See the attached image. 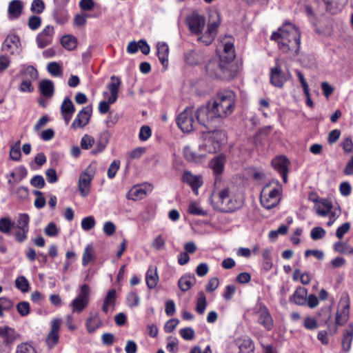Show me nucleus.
Masks as SVG:
<instances>
[{
  "mask_svg": "<svg viewBox=\"0 0 353 353\" xmlns=\"http://www.w3.org/2000/svg\"><path fill=\"white\" fill-rule=\"evenodd\" d=\"M218 26L219 23L216 22L208 23L207 30L203 35L199 37L198 41L203 43L205 46L211 44L216 35Z\"/></svg>",
  "mask_w": 353,
  "mask_h": 353,
  "instance_id": "21",
  "label": "nucleus"
},
{
  "mask_svg": "<svg viewBox=\"0 0 353 353\" xmlns=\"http://www.w3.org/2000/svg\"><path fill=\"white\" fill-rule=\"evenodd\" d=\"M314 202H319V204L316 208V213L321 216H325L330 214L333 206L330 201L327 199H321L319 201L317 199H311Z\"/></svg>",
  "mask_w": 353,
  "mask_h": 353,
  "instance_id": "23",
  "label": "nucleus"
},
{
  "mask_svg": "<svg viewBox=\"0 0 353 353\" xmlns=\"http://www.w3.org/2000/svg\"><path fill=\"white\" fill-rule=\"evenodd\" d=\"M20 141H18L13 145L10 150V157L14 161H19L21 159Z\"/></svg>",
  "mask_w": 353,
  "mask_h": 353,
  "instance_id": "49",
  "label": "nucleus"
},
{
  "mask_svg": "<svg viewBox=\"0 0 353 353\" xmlns=\"http://www.w3.org/2000/svg\"><path fill=\"white\" fill-rule=\"evenodd\" d=\"M210 199L215 210L223 212H234L243 205V199L231 194L228 188H223L216 193L214 192Z\"/></svg>",
  "mask_w": 353,
  "mask_h": 353,
  "instance_id": "4",
  "label": "nucleus"
},
{
  "mask_svg": "<svg viewBox=\"0 0 353 353\" xmlns=\"http://www.w3.org/2000/svg\"><path fill=\"white\" fill-rule=\"evenodd\" d=\"M39 90L41 93L47 98L52 97L54 91V83L48 79L41 80L39 83Z\"/></svg>",
  "mask_w": 353,
  "mask_h": 353,
  "instance_id": "32",
  "label": "nucleus"
},
{
  "mask_svg": "<svg viewBox=\"0 0 353 353\" xmlns=\"http://www.w3.org/2000/svg\"><path fill=\"white\" fill-rule=\"evenodd\" d=\"M353 339V325H349L345 329L342 339V347L343 349L347 352L350 350L351 343Z\"/></svg>",
  "mask_w": 353,
  "mask_h": 353,
  "instance_id": "35",
  "label": "nucleus"
},
{
  "mask_svg": "<svg viewBox=\"0 0 353 353\" xmlns=\"http://www.w3.org/2000/svg\"><path fill=\"white\" fill-rule=\"evenodd\" d=\"M262 256L263 259V268L265 271H269L272 267V261L271 258V250L265 248L262 251Z\"/></svg>",
  "mask_w": 353,
  "mask_h": 353,
  "instance_id": "43",
  "label": "nucleus"
},
{
  "mask_svg": "<svg viewBox=\"0 0 353 353\" xmlns=\"http://www.w3.org/2000/svg\"><path fill=\"white\" fill-rule=\"evenodd\" d=\"M81 228L85 231H88L92 229L95 225V220L93 216H89L85 217L81 221Z\"/></svg>",
  "mask_w": 353,
  "mask_h": 353,
  "instance_id": "55",
  "label": "nucleus"
},
{
  "mask_svg": "<svg viewBox=\"0 0 353 353\" xmlns=\"http://www.w3.org/2000/svg\"><path fill=\"white\" fill-rule=\"evenodd\" d=\"M48 71L52 76L58 77L61 74V69L57 62H51L48 65Z\"/></svg>",
  "mask_w": 353,
  "mask_h": 353,
  "instance_id": "59",
  "label": "nucleus"
},
{
  "mask_svg": "<svg viewBox=\"0 0 353 353\" xmlns=\"http://www.w3.org/2000/svg\"><path fill=\"white\" fill-rule=\"evenodd\" d=\"M205 69L207 75L212 79L229 81L236 75L233 63L223 59V55H220L219 59L210 60Z\"/></svg>",
  "mask_w": 353,
  "mask_h": 353,
  "instance_id": "3",
  "label": "nucleus"
},
{
  "mask_svg": "<svg viewBox=\"0 0 353 353\" xmlns=\"http://www.w3.org/2000/svg\"><path fill=\"white\" fill-rule=\"evenodd\" d=\"M181 337L187 341L192 340L195 336V332L192 327H185L180 330Z\"/></svg>",
  "mask_w": 353,
  "mask_h": 353,
  "instance_id": "60",
  "label": "nucleus"
},
{
  "mask_svg": "<svg viewBox=\"0 0 353 353\" xmlns=\"http://www.w3.org/2000/svg\"><path fill=\"white\" fill-rule=\"evenodd\" d=\"M183 152V156H184L185 159L186 160H188V161L196 162L201 158H203V157H201L200 155V152L199 153H195L192 150V148L190 146H188V145L184 147Z\"/></svg>",
  "mask_w": 353,
  "mask_h": 353,
  "instance_id": "40",
  "label": "nucleus"
},
{
  "mask_svg": "<svg viewBox=\"0 0 353 353\" xmlns=\"http://www.w3.org/2000/svg\"><path fill=\"white\" fill-rule=\"evenodd\" d=\"M157 56L159 61L165 69L168 65L169 48L166 43L159 42L157 43Z\"/></svg>",
  "mask_w": 353,
  "mask_h": 353,
  "instance_id": "25",
  "label": "nucleus"
},
{
  "mask_svg": "<svg viewBox=\"0 0 353 353\" xmlns=\"http://www.w3.org/2000/svg\"><path fill=\"white\" fill-rule=\"evenodd\" d=\"M225 163V157L223 155L216 156L209 163L210 168L214 174L218 175L222 173Z\"/></svg>",
  "mask_w": 353,
  "mask_h": 353,
  "instance_id": "28",
  "label": "nucleus"
},
{
  "mask_svg": "<svg viewBox=\"0 0 353 353\" xmlns=\"http://www.w3.org/2000/svg\"><path fill=\"white\" fill-rule=\"evenodd\" d=\"M17 310L21 316H26L30 313V304L27 301H21L17 305Z\"/></svg>",
  "mask_w": 353,
  "mask_h": 353,
  "instance_id": "56",
  "label": "nucleus"
},
{
  "mask_svg": "<svg viewBox=\"0 0 353 353\" xmlns=\"http://www.w3.org/2000/svg\"><path fill=\"white\" fill-rule=\"evenodd\" d=\"M182 181L188 184L196 194H198V189L203 184L202 176L201 175H194L190 171L184 172Z\"/></svg>",
  "mask_w": 353,
  "mask_h": 353,
  "instance_id": "17",
  "label": "nucleus"
},
{
  "mask_svg": "<svg viewBox=\"0 0 353 353\" xmlns=\"http://www.w3.org/2000/svg\"><path fill=\"white\" fill-rule=\"evenodd\" d=\"M15 285L17 288L22 292H27L29 291V283L24 276H18L15 281Z\"/></svg>",
  "mask_w": 353,
  "mask_h": 353,
  "instance_id": "47",
  "label": "nucleus"
},
{
  "mask_svg": "<svg viewBox=\"0 0 353 353\" xmlns=\"http://www.w3.org/2000/svg\"><path fill=\"white\" fill-rule=\"evenodd\" d=\"M14 225V222L9 217L0 219V232L4 234H9Z\"/></svg>",
  "mask_w": 353,
  "mask_h": 353,
  "instance_id": "45",
  "label": "nucleus"
},
{
  "mask_svg": "<svg viewBox=\"0 0 353 353\" xmlns=\"http://www.w3.org/2000/svg\"><path fill=\"white\" fill-rule=\"evenodd\" d=\"M186 24L188 26L190 31L192 34H200L205 25V17L197 12H192L186 19Z\"/></svg>",
  "mask_w": 353,
  "mask_h": 353,
  "instance_id": "10",
  "label": "nucleus"
},
{
  "mask_svg": "<svg viewBox=\"0 0 353 353\" xmlns=\"http://www.w3.org/2000/svg\"><path fill=\"white\" fill-rule=\"evenodd\" d=\"M207 306L206 298L203 292H200L198 294L196 301V311L199 314H203Z\"/></svg>",
  "mask_w": 353,
  "mask_h": 353,
  "instance_id": "46",
  "label": "nucleus"
},
{
  "mask_svg": "<svg viewBox=\"0 0 353 353\" xmlns=\"http://www.w3.org/2000/svg\"><path fill=\"white\" fill-rule=\"evenodd\" d=\"M327 5V9L331 11L332 8L336 7L338 10H341L347 3V0H323Z\"/></svg>",
  "mask_w": 353,
  "mask_h": 353,
  "instance_id": "50",
  "label": "nucleus"
},
{
  "mask_svg": "<svg viewBox=\"0 0 353 353\" xmlns=\"http://www.w3.org/2000/svg\"><path fill=\"white\" fill-rule=\"evenodd\" d=\"M307 290L304 288L299 287L294 292L292 300V301L300 305H303L306 303Z\"/></svg>",
  "mask_w": 353,
  "mask_h": 353,
  "instance_id": "36",
  "label": "nucleus"
},
{
  "mask_svg": "<svg viewBox=\"0 0 353 353\" xmlns=\"http://www.w3.org/2000/svg\"><path fill=\"white\" fill-rule=\"evenodd\" d=\"M61 324L60 319H54L51 322V330L46 338V343L50 347H54L58 343Z\"/></svg>",
  "mask_w": 353,
  "mask_h": 353,
  "instance_id": "15",
  "label": "nucleus"
},
{
  "mask_svg": "<svg viewBox=\"0 0 353 353\" xmlns=\"http://www.w3.org/2000/svg\"><path fill=\"white\" fill-rule=\"evenodd\" d=\"M86 329L89 333L94 332L101 326V321L98 314H91L86 320Z\"/></svg>",
  "mask_w": 353,
  "mask_h": 353,
  "instance_id": "33",
  "label": "nucleus"
},
{
  "mask_svg": "<svg viewBox=\"0 0 353 353\" xmlns=\"http://www.w3.org/2000/svg\"><path fill=\"white\" fill-rule=\"evenodd\" d=\"M219 48H223V52L221 54L223 56V59L232 63L235 57L233 38L230 36H225L221 40Z\"/></svg>",
  "mask_w": 353,
  "mask_h": 353,
  "instance_id": "13",
  "label": "nucleus"
},
{
  "mask_svg": "<svg viewBox=\"0 0 353 353\" xmlns=\"http://www.w3.org/2000/svg\"><path fill=\"white\" fill-rule=\"evenodd\" d=\"M237 345L239 353H254V344L249 337H243L238 339Z\"/></svg>",
  "mask_w": 353,
  "mask_h": 353,
  "instance_id": "29",
  "label": "nucleus"
},
{
  "mask_svg": "<svg viewBox=\"0 0 353 353\" xmlns=\"http://www.w3.org/2000/svg\"><path fill=\"white\" fill-rule=\"evenodd\" d=\"M152 134L151 129L148 125H143L141 128L139 137L141 141H147Z\"/></svg>",
  "mask_w": 353,
  "mask_h": 353,
  "instance_id": "62",
  "label": "nucleus"
},
{
  "mask_svg": "<svg viewBox=\"0 0 353 353\" xmlns=\"http://www.w3.org/2000/svg\"><path fill=\"white\" fill-rule=\"evenodd\" d=\"M220 149L218 148V143H214L212 139L208 135L204 138L203 142L199 145L200 155L205 157L208 154L216 152Z\"/></svg>",
  "mask_w": 353,
  "mask_h": 353,
  "instance_id": "20",
  "label": "nucleus"
},
{
  "mask_svg": "<svg viewBox=\"0 0 353 353\" xmlns=\"http://www.w3.org/2000/svg\"><path fill=\"white\" fill-rule=\"evenodd\" d=\"M61 43L64 48L72 50L76 48L77 39L72 35H65L61 39Z\"/></svg>",
  "mask_w": 353,
  "mask_h": 353,
  "instance_id": "39",
  "label": "nucleus"
},
{
  "mask_svg": "<svg viewBox=\"0 0 353 353\" xmlns=\"http://www.w3.org/2000/svg\"><path fill=\"white\" fill-rule=\"evenodd\" d=\"M128 304L130 307H135L139 304V296L134 292H130L127 296Z\"/></svg>",
  "mask_w": 353,
  "mask_h": 353,
  "instance_id": "61",
  "label": "nucleus"
},
{
  "mask_svg": "<svg viewBox=\"0 0 353 353\" xmlns=\"http://www.w3.org/2000/svg\"><path fill=\"white\" fill-rule=\"evenodd\" d=\"M53 17L56 22L59 24H64L68 19V15L66 10L62 8L55 9L53 13Z\"/></svg>",
  "mask_w": 353,
  "mask_h": 353,
  "instance_id": "42",
  "label": "nucleus"
},
{
  "mask_svg": "<svg viewBox=\"0 0 353 353\" xmlns=\"http://www.w3.org/2000/svg\"><path fill=\"white\" fill-rule=\"evenodd\" d=\"M16 353H37L34 348L28 343H21L17 346Z\"/></svg>",
  "mask_w": 353,
  "mask_h": 353,
  "instance_id": "64",
  "label": "nucleus"
},
{
  "mask_svg": "<svg viewBox=\"0 0 353 353\" xmlns=\"http://www.w3.org/2000/svg\"><path fill=\"white\" fill-rule=\"evenodd\" d=\"M21 74L23 76V79H28L30 81H34L38 78V72L37 69L32 66H28L24 70L21 71Z\"/></svg>",
  "mask_w": 353,
  "mask_h": 353,
  "instance_id": "44",
  "label": "nucleus"
},
{
  "mask_svg": "<svg viewBox=\"0 0 353 353\" xmlns=\"http://www.w3.org/2000/svg\"><path fill=\"white\" fill-rule=\"evenodd\" d=\"M94 250L91 245H88L83 252L82 258V264L86 266L91 261L94 259Z\"/></svg>",
  "mask_w": 353,
  "mask_h": 353,
  "instance_id": "41",
  "label": "nucleus"
},
{
  "mask_svg": "<svg viewBox=\"0 0 353 353\" xmlns=\"http://www.w3.org/2000/svg\"><path fill=\"white\" fill-rule=\"evenodd\" d=\"M21 45L19 37L15 34L8 35L3 43L2 48L10 52L11 54L15 53Z\"/></svg>",
  "mask_w": 353,
  "mask_h": 353,
  "instance_id": "22",
  "label": "nucleus"
},
{
  "mask_svg": "<svg viewBox=\"0 0 353 353\" xmlns=\"http://www.w3.org/2000/svg\"><path fill=\"white\" fill-rule=\"evenodd\" d=\"M45 9V3L42 0H33L30 10L32 12L41 14Z\"/></svg>",
  "mask_w": 353,
  "mask_h": 353,
  "instance_id": "57",
  "label": "nucleus"
},
{
  "mask_svg": "<svg viewBox=\"0 0 353 353\" xmlns=\"http://www.w3.org/2000/svg\"><path fill=\"white\" fill-rule=\"evenodd\" d=\"M289 161L285 157H278L272 161V165L278 172H288Z\"/></svg>",
  "mask_w": 353,
  "mask_h": 353,
  "instance_id": "37",
  "label": "nucleus"
},
{
  "mask_svg": "<svg viewBox=\"0 0 353 353\" xmlns=\"http://www.w3.org/2000/svg\"><path fill=\"white\" fill-rule=\"evenodd\" d=\"M188 212L193 215L206 216L207 212L201 209L196 203H191L189 205Z\"/></svg>",
  "mask_w": 353,
  "mask_h": 353,
  "instance_id": "53",
  "label": "nucleus"
},
{
  "mask_svg": "<svg viewBox=\"0 0 353 353\" xmlns=\"http://www.w3.org/2000/svg\"><path fill=\"white\" fill-rule=\"evenodd\" d=\"M41 23V19L38 16H31L28 20V26L31 30H35L39 28Z\"/></svg>",
  "mask_w": 353,
  "mask_h": 353,
  "instance_id": "63",
  "label": "nucleus"
},
{
  "mask_svg": "<svg viewBox=\"0 0 353 353\" xmlns=\"http://www.w3.org/2000/svg\"><path fill=\"white\" fill-rule=\"evenodd\" d=\"M92 113V108L91 105H87L83 108L77 114L75 119L71 124V128L78 129L83 128L88 124Z\"/></svg>",
  "mask_w": 353,
  "mask_h": 353,
  "instance_id": "11",
  "label": "nucleus"
},
{
  "mask_svg": "<svg viewBox=\"0 0 353 353\" xmlns=\"http://www.w3.org/2000/svg\"><path fill=\"white\" fill-rule=\"evenodd\" d=\"M184 57L185 62L192 65L198 64L202 59L200 54L194 50L188 51L185 54Z\"/></svg>",
  "mask_w": 353,
  "mask_h": 353,
  "instance_id": "38",
  "label": "nucleus"
},
{
  "mask_svg": "<svg viewBox=\"0 0 353 353\" xmlns=\"http://www.w3.org/2000/svg\"><path fill=\"white\" fill-rule=\"evenodd\" d=\"M271 39L277 42L279 48L283 53L296 56L299 53L301 34L299 29L290 22H285L277 31L274 32Z\"/></svg>",
  "mask_w": 353,
  "mask_h": 353,
  "instance_id": "2",
  "label": "nucleus"
},
{
  "mask_svg": "<svg viewBox=\"0 0 353 353\" xmlns=\"http://www.w3.org/2000/svg\"><path fill=\"white\" fill-rule=\"evenodd\" d=\"M30 218L27 214H21L19 215V219L17 220V226L19 230H29L28 224H29Z\"/></svg>",
  "mask_w": 353,
  "mask_h": 353,
  "instance_id": "51",
  "label": "nucleus"
},
{
  "mask_svg": "<svg viewBox=\"0 0 353 353\" xmlns=\"http://www.w3.org/2000/svg\"><path fill=\"white\" fill-rule=\"evenodd\" d=\"M116 301V291L114 289L110 290L103 301V304L102 305V311L105 314H108L109 308L110 307H114Z\"/></svg>",
  "mask_w": 353,
  "mask_h": 353,
  "instance_id": "34",
  "label": "nucleus"
},
{
  "mask_svg": "<svg viewBox=\"0 0 353 353\" xmlns=\"http://www.w3.org/2000/svg\"><path fill=\"white\" fill-rule=\"evenodd\" d=\"M23 5L20 0H12L8 5V17L10 19H18L22 12Z\"/></svg>",
  "mask_w": 353,
  "mask_h": 353,
  "instance_id": "24",
  "label": "nucleus"
},
{
  "mask_svg": "<svg viewBox=\"0 0 353 353\" xmlns=\"http://www.w3.org/2000/svg\"><path fill=\"white\" fill-rule=\"evenodd\" d=\"M95 172L96 165L91 163L80 174L78 190L81 196L85 197L90 194L91 182L94 177Z\"/></svg>",
  "mask_w": 353,
  "mask_h": 353,
  "instance_id": "7",
  "label": "nucleus"
},
{
  "mask_svg": "<svg viewBox=\"0 0 353 353\" xmlns=\"http://www.w3.org/2000/svg\"><path fill=\"white\" fill-rule=\"evenodd\" d=\"M325 230L321 227H314L310 232V237L312 240L316 241L323 239L325 235Z\"/></svg>",
  "mask_w": 353,
  "mask_h": 353,
  "instance_id": "54",
  "label": "nucleus"
},
{
  "mask_svg": "<svg viewBox=\"0 0 353 353\" xmlns=\"http://www.w3.org/2000/svg\"><path fill=\"white\" fill-rule=\"evenodd\" d=\"M197 110L193 108H186L177 117V125L184 132H192L197 123H200L196 118Z\"/></svg>",
  "mask_w": 353,
  "mask_h": 353,
  "instance_id": "6",
  "label": "nucleus"
},
{
  "mask_svg": "<svg viewBox=\"0 0 353 353\" xmlns=\"http://www.w3.org/2000/svg\"><path fill=\"white\" fill-rule=\"evenodd\" d=\"M350 304L348 299H341L336 314L334 327L344 325L349 319Z\"/></svg>",
  "mask_w": 353,
  "mask_h": 353,
  "instance_id": "12",
  "label": "nucleus"
},
{
  "mask_svg": "<svg viewBox=\"0 0 353 353\" xmlns=\"http://www.w3.org/2000/svg\"><path fill=\"white\" fill-rule=\"evenodd\" d=\"M270 83L275 87H283L285 82H286L291 77L289 72H284L281 70V63L279 59H276V65L270 70Z\"/></svg>",
  "mask_w": 353,
  "mask_h": 353,
  "instance_id": "8",
  "label": "nucleus"
},
{
  "mask_svg": "<svg viewBox=\"0 0 353 353\" xmlns=\"http://www.w3.org/2000/svg\"><path fill=\"white\" fill-rule=\"evenodd\" d=\"M60 109L63 119L66 124H68L75 112V108L72 100L68 97L65 98Z\"/></svg>",
  "mask_w": 353,
  "mask_h": 353,
  "instance_id": "19",
  "label": "nucleus"
},
{
  "mask_svg": "<svg viewBox=\"0 0 353 353\" xmlns=\"http://www.w3.org/2000/svg\"><path fill=\"white\" fill-rule=\"evenodd\" d=\"M337 327H332L330 325H327V331H320L318 334L317 338L319 341H321L323 344H327L328 339L327 335L328 333L331 334H334L336 332Z\"/></svg>",
  "mask_w": 353,
  "mask_h": 353,
  "instance_id": "48",
  "label": "nucleus"
},
{
  "mask_svg": "<svg viewBox=\"0 0 353 353\" xmlns=\"http://www.w3.org/2000/svg\"><path fill=\"white\" fill-rule=\"evenodd\" d=\"M94 143L93 137L88 134H85L81 139V147L84 150L90 148Z\"/></svg>",
  "mask_w": 353,
  "mask_h": 353,
  "instance_id": "58",
  "label": "nucleus"
},
{
  "mask_svg": "<svg viewBox=\"0 0 353 353\" xmlns=\"http://www.w3.org/2000/svg\"><path fill=\"white\" fill-rule=\"evenodd\" d=\"M219 124H216L215 127L212 128H208L207 126H204L208 130V137L212 139L214 143H218V148L220 149L221 144L225 141V134L223 131L216 130Z\"/></svg>",
  "mask_w": 353,
  "mask_h": 353,
  "instance_id": "27",
  "label": "nucleus"
},
{
  "mask_svg": "<svg viewBox=\"0 0 353 353\" xmlns=\"http://www.w3.org/2000/svg\"><path fill=\"white\" fill-rule=\"evenodd\" d=\"M196 283V278L194 275L185 274L180 278L178 281V285L183 292H186L190 289Z\"/></svg>",
  "mask_w": 353,
  "mask_h": 353,
  "instance_id": "31",
  "label": "nucleus"
},
{
  "mask_svg": "<svg viewBox=\"0 0 353 353\" xmlns=\"http://www.w3.org/2000/svg\"><path fill=\"white\" fill-rule=\"evenodd\" d=\"M146 284L149 289H154L159 283V275L156 266H150L145 275Z\"/></svg>",
  "mask_w": 353,
  "mask_h": 353,
  "instance_id": "26",
  "label": "nucleus"
},
{
  "mask_svg": "<svg viewBox=\"0 0 353 353\" xmlns=\"http://www.w3.org/2000/svg\"><path fill=\"white\" fill-rule=\"evenodd\" d=\"M119 168H120V161L114 160L110 163V165L108 169V172H107L108 177L110 179L114 178Z\"/></svg>",
  "mask_w": 353,
  "mask_h": 353,
  "instance_id": "52",
  "label": "nucleus"
},
{
  "mask_svg": "<svg viewBox=\"0 0 353 353\" xmlns=\"http://www.w3.org/2000/svg\"><path fill=\"white\" fill-rule=\"evenodd\" d=\"M147 194L146 190L141 186L135 185L127 193L126 197L129 200L139 201L144 199Z\"/></svg>",
  "mask_w": 353,
  "mask_h": 353,
  "instance_id": "30",
  "label": "nucleus"
},
{
  "mask_svg": "<svg viewBox=\"0 0 353 353\" xmlns=\"http://www.w3.org/2000/svg\"><path fill=\"white\" fill-rule=\"evenodd\" d=\"M90 288L87 284L81 286L78 296L72 301L71 306L73 312H81L88 304Z\"/></svg>",
  "mask_w": 353,
  "mask_h": 353,
  "instance_id": "9",
  "label": "nucleus"
},
{
  "mask_svg": "<svg viewBox=\"0 0 353 353\" xmlns=\"http://www.w3.org/2000/svg\"><path fill=\"white\" fill-rule=\"evenodd\" d=\"M121 83V81L119 77L114 75L110 77V82L108 84V89L110 92L108 97L109 103H114L117 100Z\"/></svg>",
  "mask_w": 353,
  "mask_h": 353,
  "instance_id": "18",
  "label": "nucleus"
},
{
  "mask_svg": "<svg viewBox=\"0 0 353 353\" xmlns=\"http://www.w3.org/2000/svg\"><path fill=\"white\" fill-rule=\"evenodd\" d=\"M256 314L258 315V323L262 325L267 330H271L274 324L268 309L264 305H261Z\"/></svg>",
  "mask_w": 353,
  "mask_h": 353,
  "instance_id": "16",
  "label": "nucleus"
},
{
  "mask_svg": "<svg viewBox=\"0 0 353 353\" xmlns=\"http://www.w3.org/2000/svg\"><path fill=\"white\" fill-rule=\"evenodd\" d=\"M54 31L53 26H47L37 37L36 41L39 48H43L52 43Z\"/></svg>",
  "mask_w": 353,
  "mask_h": 353,
  "instance_id": "14",
  "label": "nucleus"
},
{
  "mask_svg": "<svg viewBox=\"0 0 353 353\" xmlns=\"http://www.w3.org/2000/svg\"><path fill=\"white\" fill-rule=\"evenodd\" d=\"M282 196V186L277 180H272L263 188L260 201L266 209L270 210L279 203Z\"/></svg>",
  "mask_w": 353,
  "mask_h": 353,
  "instance_id": "5",
  "label": "nucleus"
},
{
  "mask_svg": "<svg viewBox=\"0 0 353 353\" xmlns=\"http://www.w3.org/2000/svg\"><path fill=\"white\" fill-rule=\"evenodd\" d=\"M236 94L232 90L219 92L213 102L197 109L196 118L201 125L208 128L220 124L221 119L231 114L234 110Z\"/></svg>",
  "mask_w": 353,
  "mask_h": 353,
  "instance_id": "1",
  "label": "nucleus"
}]
</instances>
